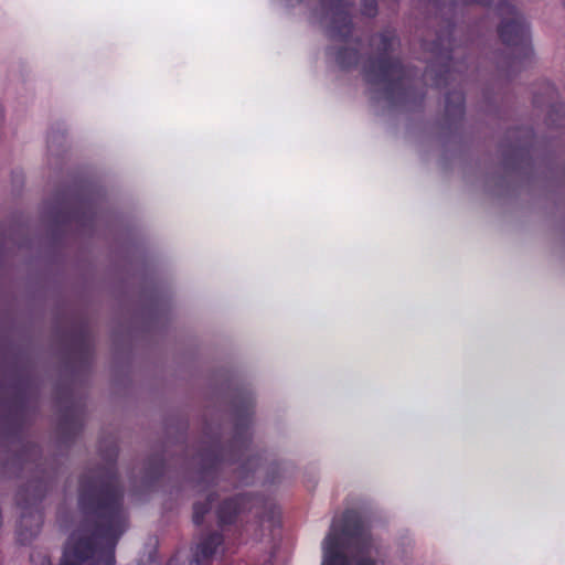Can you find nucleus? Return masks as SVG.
Segmentation results:
<instances>
[{
  "label": "nucleus",
  "instance_id": "4468645a",
  "mask_svg": "<svg viewBox=\"0 0 565 565\" xmlns=\"http://www.w3.org/2000/svg\"><path fill=\"white\" fill-rule=\"evenodd\" d=\"M41 565H51L50 559H47L45 556L43 557Z\"/></svg>",
  "mask_w": 565,
  "mask_h": 565
},
{
  "label": "nucleus",
  "instance_id": "6e6552de",
  "mask_svg": "<svg viewBox=\"0 0 565 565\" xmlns=\"http://www.w3.org/2000/svg\"><path fill=\"white\" fill-rule=\"evenodd\" d=\"M222 543V536L217 533H213L205 537L196 547L195 553V565H200L201 562L209 559L215 552L218 545Z\"/></svg>",
  "mask_w": 565,
  "mask_h": 565
},
{
  "label": "nucleus",
  "instance_id": "20e7f679",
  "mask_svg": "<svg viewBox=\"0 0 565 565\" xmlns=\"http://www.w3.org/2000/svg\"><path fill=\"white\" fill-rule=\"evenodd\" d=\"M502 20L498 26V33L501 41L515 47L524 56L531 52L530 35L527 24L522 14L509 2H503L499 8Z\"/></svg>",
  "mask_w": 565,
  "mask_h": 565
},
{
  "label": "nucleus",
  "instance_id": "1a4fd4ad",
  "mask_svg": "<svg viewBox=\"0 0 565 565\" xmlns=\"http://www.w3.org/2000/svg\"><path fill=\"white\" fill-rule=\"evenodd\" d=\"M446 111L449 116H460L463 111V96L460 92H454L447 97Z\"/></svg>",
  "mask_w": 565,
  "mask_h": 565
},
{
  "label": "nucleus",
  "instance_id": "9d476101",
  "mask_svg": "<svg viewBox=\"0 0 565 565\" xmlns=\"http://www.w3.org/2000/svg\"><path fill=\"white\" fill-rule=\"evenodd\" d=\"M358 61V54L354 50H344L340 51L337 55V62L342 67H350L354 65Z\"/></svg>",
  "mask_w": 565,
  "mask_h": 565
},
{
  "label": "nucleus",
  "instance_id": "f03ea898",
  "mask_svg": "<svg viewBox=\"0 0 565 565\" xmlns=\"http://www.w3.org/2000/svg\"><path fill=\"white\" fill-rule=\"evenodd\" d=\"M377 565L383 547L354 511H347L341 519H334L322 542L321 565Z\"/></svg>",
  "mask_w": 565,
  "mask_h": 565
},
{
  "label": "nucleus",
  "instance_id": "423d86ee",
  "mask_svg": "<svg viewBox=\"0 0 565 565\" xmlns=\"http://www.w3.org/2000/svg\"><path fill=\"white\" fill-rule=\"evenodd\" d=\"M257 501V499L247 494H239L234 499L224 501L218 510L220 522L223 524L232 523L239 512L253 509Z\"/></svg>",
  "mask_w": 565,
  "mask_h": 565
},
{
  "label": "nucleus",
  "instance_id": "7ed1b4c3",
  "mask_svg": "<svg viewBox=\"0 0 565 565\" xmlns=\"http://www.w3.org/2000/svg\"><path fill=\"white\" fill-rule=\"evenodd\" d=\"M395 41L394 33L390 31L375 36L372 40L373 45H376L383 54L376 61L370 62L365 68L366 79L372 84L380 85L388 98H394L395 95L408 96V72L402 67L398 61L386 55L394 47Z\"/></svg>",
  "mask_w": 565,
  "mask_h": 565
},
{
  "label": "nucleus",
  "instance_id": "9b49d317",
  "mask_svg": "<svg viewBox=\"0 0 565 565\" xmlns=\"http://www.w3.org/2000/svg\"><path fill=\"white\" fill-rule=\"evenodd\" d=\"M211 507V494L207 495V503L195 502L193 505V521L200 524L204 518V514Z\"/></svg>",
  "mask_w": 565,
  "mask_h": 565
},
{
  "label": "nucleus",
  "instance_id": "f257e3e1",
  "mask_svg": "<svg viewBox=\"0 0 565 565\" xmlns=\"http://www.w3.org/2000/svg\"><path fill=\"white\" fill-rule=\"evenodd\" d=\"M78 507L82 520L70 534L61 565H115V547L128 529L122 489L111 469L83 476Z\"/></svg>",
  "mask_w": 565,
  "mask_h": 565
},
{
  "label": "nucleus",
  "instance_id": "0eeeda50",
  "mask_svg": "<svg viewBox=\"0 0 565 565\" xmlns=\"http://www.w3.org/2000/svg\"><path fill=\"white\" fill-rule=\"evenodd\" d=\"M42 521V513L39 510H24L19 523V541L23 544L29 543L40 532Z\"/></svg>",
  "mask_w": 565,
  "mask_h": 565
},
{
  "label": "nucleus",
  "instance_id": "ddd939ff",
  "mask_svg": "<svg viewBox=\"0 0 565 565\" xmlns=\"http://www.w3.org/2000/svg\"><path fill=\"white\" fill-rule=\"evenodd\" d=\"M491 1L492 0H462L463 4H482V6H487Z\"/></svg>",
  "mask_w": 565,
  "mask_h": 565
},
{
  "label": "nucleus",
  "instance_id": "39448f33",
  "mask_svg": "<svg viewBox=\"0 0 565 565\" xmlns=\"http://www.w3.org/2000/svg\"><path fill=\"white\" fill-rule=\"evenodd\" d=\"M348 0H321L320 18L331 38L345 39L351 32Z\"/></svg>",
  "mask_w": 565,
  "mask_h": 565
},
{
  "label": "nucleus",
  "instance_id": "2eb2a0df",
  "mask_svg": "<svg viewBox=\"0 0 565 565\" xmlns=\"http://www.w3.org/2000/svg\"><path fill=\"white\" fill-rule=\"evenodd\" d=\"M562 3H563V6H564V8H565V0H562Z\"/></svg>",
  "mask_w": 565,
  "mask_h": 565
},
{
  "label": "nucleus",
  "instance_id": "f8f14e48",
  "mask_svg": "<svg viewBox=\"0 0 565 565\" xmlns=\"http://www.w3.org/2000/svg\"><path fill=\"white\" fill-rule=\"evenodd\" d=\"M362 13L367 17H373L376 13V4L374 0H364Z\"/></svg>",
  "mask_w": 565,
  "mask_h": 565
}]
</instances>
